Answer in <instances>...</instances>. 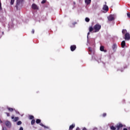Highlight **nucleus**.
Here are the masks:
<instances>
[{
  "label": "nucleus",
  "mask_w": 130,
  "mask_h": 130,
  "mask_svg": "<svg viewBox=\"0 0 130 130\" xmlns=\"http://www.w3.org/2000/svg\"><path fill=\"white\" fill-rule=\"evenodd\" d=\"M100 29H101V25L96 24L93 26V32H94V33L99 32V31H100Z\"/></svg>",
  "instance_id": "nucleus-1"
},
{
  "label": "nucleus",
  "mask_w": 130,
  "mask_h": 130,
  "mask_svg": "<svg viewBox=\"0 0 130 130\" xmlns=\"http://www.w3.org/2000/svg\"><path fill=\"white\" fill-rule=\"evenodd\" d=\"M23 2H24V0H17L16 5L15 6L16 9H18L19 6H20V4H22V3H23Z\"/></svg>",
  "instance_id": "nucleus-2"
},
{
  "label": "nucleus",
  "mask_w": 130,
  "mask_h": 130,
  "mask_svg": "<svg viewBox=\"0 0 130 130\" xmlns=\"http://www.w3.org/2000/svg\"><path fill=\"white\" fill-rule=\"evenodd\" d=\"M123 127V125H122V124L121 123H119L117 124L116 126V127L117 128V130L120 129V128H121V127Z\"/></svg>",
  "instance_id": "nucleus-3"
},
{
  "label": "nucleus",
  "mask_w": 130,
  "mask_h": 130,
  "mask_svg": "<svg viewBox=\"0 0 130 130\" xmlns=\"http://www.w3.org/2000/svg\"><path fill=\"white\" fill-rule=\"evenodd\" d=\"M31 9H32V10H39V8L36 4H32L31 6Z\"/></svg>",
  "instance_id": "nucleus-4"
},
{
  "label": "nucleus",
  "mask_w": 130,
  "mask_h": 130,
  "mask_svg": "<svg viewBox=\"0 0 130 130\" xmlns=\"http://www.w3.org/2000/svg\"><path fill=\"white\" fill-rule=\"evenodd\" d=\"M70 49L71 51H75V50L77 49V46H76V45H71L70 47Z\"/></svg>",
  "instance_id": "nucleus-5"
},
{
  "label": "nucleus",
  "mask_w": 130,
  "mask_h": 130,
  "mask_svg": "<svg viewBox=\"0 0 130 130\" xmlns=\"http://www.w3.org/2000/svg\"><path fill=\"white\" fill-rule=\"evenodd\" d=\"M5 123L7 127H11V126H12V123H11V122L9 121H6Z\"/></svg>",
  "instance_id": "nucleus-6"
},
{
  "label": "nucleus",
  "mask_w": 130,
  "mask_h": 130,
  "mask_svg": "<svg viewBox=\"0 0 130 130\" xmlns=\"http://www.w3.org/2000/svg\"><path fill=\"white\" fill-rule=\"evenodd\" d=\"M108 21H114V16L113 15H110L109 17H108Z\"/></svg>",
  "instance_id": "nucleus-7"
},
{
  "label": "nucleus",
  "mask_w": 130,
  "mask_h": 130,
  "mask_svg": "<svg viewBox=\"0 0 130 130\" xmlns=\"http://www.w3.org/2000/svg\"><path fill=\"white\" fill-rule=\"evenodd\" d=\"M125 40H129L130 39V36H129V34L126 32L125 35Z\"/></svg>",
  "instance_id": "nucleus-8"
},
{
  "label": "nucleus",
  "mask_w": 130,
  "mask_h": 130,
  "mask_svg": "<svg viewBox=\"0 0 130 130\" xmlns=\"http://www.w3.org/2000/svg\"><path fill=\"white\" fill-rule=\"evenodd\" d=\"M103 10H104V11H106V12H108V6H107V5H104Z\"/></svg>",
  "instance_id": "nucleus-9"
},
{
  "label": "nucleus",
  "mask_w": 130,
  "mask_h": 130,
  "mask_svg": "<svg viewBox=\"0 0 130 130\" xmlns=\"http://www.w3.org/2000/svg\"><path fill=\"white\" fill-rule=\"evenodd\" d=\"M121 46L122 48H124V46H125V41H122L121 43Z\"/></svg>",
  "instance_id": "nucleus-10"
},
{
  "label": "nucleus",
  "mask_w": 130,
  "mask_h": 130,
  "mask_svg": "<svg viewBox=\"0 0 130 130\" xmlns=\"http://www.w3.org/2000/svg\"><path fill=\"white\" fill-rule=\"evenodd\" d=\"M100 50L101 51H104V52H106L107 51L106 50H104V46H101L100 47Z\"/></svg>",
  "instance_id": "nucleus-11"
},
{
  "label": "nucleus",
  "mask_w": 130,
  "mask_h": 130,
  "mask_svg": "<svg viewBox=\"0 0 130 130\" xmlns=\"http://www.w3.org/2000/svg\"><path fill=\"white\" fill-rule=\"evenodd\" d=\"M91 0H85V3L86 4V5H87V6L88 5H90V4H91Z\"/></svg>",
  "instance_id": "nucleus-12"
},
{
  "label": "nucleus",
  "mask_w": 130,
  "mask_h": 130,
  "mask_svg": "<svg viewBox=\"0 0 130 130\" xmlns=\"http://www.w3.org/2000/svg\"><path fill=\"white\" fill-rule=\"evenodd\" d=\"M75 124H73L72 125H71L69 127V130H73V128H74V127H75Z\"/></svg>",
  "instance_id": "nucleus-13"
},
{
  "label": "nucleus",
  "mask_w": 130,
  "mask_h": 130,
  "mask_svg": "<svg viewBox=\"0 0 130 130\" xmlns=\"http://www.w3.org/2000/svg\"><path fill=\"white\" fill-rule=\"evenodd\" d=\"M117 47V46L116 45V44H114L112 46L113 50H115V49H116Z\"/></svg>",
  "instance_id": "nucleus-14"
},
{
  "label": "nucleus",
  "mask_w": 130,
  "mask_h": 130,
  "mask_svg": "<svg viewBox=\"0 0 130 130\" xmlns=\"http://www.w3.org/2000/svg\"><path fill=\"white\" fill-rule=\"evenodd\" d=\"M93 30H94V27H93L92 26H90L89 28V32H92V31H93Z\"/></svg>",
  "instance_id": "nucleus-15"
},
{
  "label": "nucleus",
  "mask_w": 130,
  "mask_h": 130,
  "mask_svg": "<svg viewBox=\"0 0 130 130\" xmlns=\"http://www.w3.org/2000/svg\"><path fill=\"white\" fill-rule=\"evenodd\" d=\"M88 51H89V54H91V53H92V48L89 47Z\"/></svg>",
  "instance_id": "nucleus-16"
},
{
  "label": "nucleus",
  "mask_w": 130,
  "mask_h": 130,
  "mask_svg": "<svg viewBox=\"0 0 130 130\" xmlns=\"http://www.w3.org/2000/svg\"><path fill=\"white\" fill-rule=\"evenodd\" d=\"M110 129L111 130H115V129H116V127H114V126L112 125V126H110Z\"/></svg>",
  "instance_id": "nucleus-17"
},
{
  "label": "nucleus",
  "mask_w": 130,
  "mask_h": 130,
  "mask_svg": "<svg viewBox=\"0 0 130 130\" xmlns=\"http://www.w3.org/2000/svg\"><path fill=\"white\" fill-rule=\"evenodd\" d=\"M8 109L9 111H10L11 112H13V111H14V109L12 108H8Z\"/></svg>",
  "instance_id": "nucleus-18"
},
{
  "label": "nucleus",
  "mask_w": 130,
  "mask_h": 130,
  "mask_svg": "<svg viewBox=\"0 0 130 130\" xmlns=\"http://www.w3.org/2000/svg\"><path fill=\"white\" fill-rule=\"evenodd\" d=\"M36 123H40V122H41V120L39 119H37L36 120Z\"/></svg>",
  "instance_id": "nucleus-19"
},
{
  "label": "nucleus",
  "mask_w": 130,
  "mask_h": 130,
  "mask_svg": "<svg viewBox=\"0 0 130 130\" xmlns=\"http://www.w3.org/2000/svg\"><path fill=\"white\" fill-rule=\"evenodd\" d=\"M127 31L126 30V29H123L122 30V34H125V33H127Z\"/></svg>",
  "instance_id": "nucleus-20"
},
{
  "label": "nucleus",
  "mask_w": 130,
  "mask_h": 130,
  "mask_svg": "<svg viewBox=\"0 0 130 130\" xmlns=\"http://www.w3.org/2000/svg\"><path fill=\"white\" fill-rule=\"evenodd\" d=\"M17 125H21L22 124V121H18L17 123Z\"/></svg>",
  "instance_id": "nucleus-21"
},
{
  "label": "nucleus",
  "mask_w": 130,
  "mask_h": 130,
  "mask_svg": "<svg viewBox=\"0 0 130 130\" xmlns=\"http://www.w3.org/2000/svg\"><path fill=\"white\" fill-rule=\"evenodd\" d=\"M19 120V117H15L14 118V121H18Z\"/></svg>",
  "instance_id": "nucleus-22"
},
{
  "label": "nucleus",
  "mask_w": 130,
  "mask_h": 130,
  "mask_svg": "<svg viewBox=\"0 0 130 130\" xmlns=\"http://www.w3.org/2000/svg\"><path fill=\"white\" fill-rule=\"evenodd\" d=\"M34 123H35V119H32L31 121V124L32 125H33V124H34Z\"/></svg>",
  "instance_id": "nucleus-23"
},
{
  "label": "nucleus",
  "mask_w": 130,
  "mask_h": 130,
  "mask_svg": "<svg viewBox=\"0 0 130 130\" xmlns=\"http://www.w3.org/2000/svg\"><path fill=\"white\" fill-rule=\"evenodd\" d=\"M85 21L86 22H90V18H88V17H86L85 18Z\"/></svg>",
  "instance_id": "nucleus-24"
},
{
  "label": "nucleus",
  "mask_w": 130,
  "mask_h": 130,
  "mask_svg": "<svg viewBox=\"0 0 130 130\" xmlns=\"http://www.w3.org/2000/svg\"><path fill=\"white\" fill-rule=\"evenodd\" d=\"M14 3H15V0H11L10 4L11 5H14Z\"/></svg>",
  "instance_id": "nucleus-25"
},
{
  "label": "nucleus",
  "mask_w": 130,
  "mask_h": 130,
  "mask_svg": "<svg viewBox=\"0 0 130 130\" xmlns=\"http://www.w3.org/2000/svg\"><path fill=\"white\" fill-rule=\"evenodd\" d=\"M34 118V116L30 115V116H29V119H33Z\"/></svg>",
  "instance_id": "nucleus-26"
},
{
  "label": "nucleus",
  "mask_w": 130,
  "mask_h": 130,
  "mask_svg": "<svg viewBox=\"0 0 130 130\" xmlns=\"http://www.w3.org/2000/svg\"><path fill=\"white\" fill-rule=\"evenodd\" d=\"M46 3V0H43L41 2V4H45Z\"/></svg>",
  "instance_id": "nucleus-27"
},
{
  "label": "nucleus",
  "mask_w": 130,
  "mask_h": 130,
  "mask_svg": "<svg viewBox=\"0 0 130 130\" xmlns=\"http://www.w3.org/2000/svg\"><path fill=\"white\" fill-rule=\"evenodd\" d=\"M106 115H107L106 113H104L103 114V117H105V116H106Z\"/></svg>",
  "instance_id": "nucleus-28"
},
{
  "label": "nucleus",
  "mask_w": 130,
  "mask_h": 130,
  "mask_svg": "<svg viewBox=\"0 0 130 130\" xmlns=\"http://www.w3.org/2000/svg\"><path fill=\"white\" fill-rule=\"evenodd\" d=\"M40 125H41V126H43V127H45V126H44V125L43 124H42V123H40Z\"/></svg>",
  "instance_id": "nucleus-29"
},
{
  "label": "nucleus",
  "mask_w": 130,
  "mask_h": 130,
  "mask_svg": "<svg viewBox=\"0 0 130 130\" xmlns=\"http://www.w3.org/2000/svg\"><path fill=\"white\" fill-rule=\"evenodd\" d=\"M31 33L32 34H34V33H35V30L34 29H32L31 31Z\"/></svg>",
  "instance_id": "nucleus-30"
},
{
  "label": "nucleus",
  "mask_w": 130,
  "mask_h": 130,
  "mask_svg": "<svg viewBox=\"0 0 130 130\" xmlns=\"http://www.w3.org/2000/svg\"><path fill=\"white\" fill-rule=\"evenodd\" d=\"M127 16L128 18H130V13H127Z\"/></svg>",
  "instance_id": "nucleus-31"
},
{
  "label": "nucleus",
  "mask_w": 130,
  "mask_h": 130,
  "mask_svg": "<svg viewBox=\"0 0 130 130\" xmlns=\"http://www.w3.org/2000/svg\"><path fill=\"white\" fill-rule=\"evenodd\" d=\"M5 113H6V114H7V116H10V113H7V112H6Z\"/></svg>",
  "instance_id": "nucleus-32"
},
{
  "label": "nucleus",
  "mask_w": 130,
  "mask_h": 130,
  "mask_svg": "<svg viewBox=\"0 0 130 130\" xmlns=\"http://www.w3.org/2000/svg\"><path fill=\"white\" fill-rule=\"evenodd\" d=\"M2 10V3H0V11Z\"/></svg>",
  "instance_id": "nucleus-33"
},
{
  "label": "nucleus",
  "mask_w": 130,
  "mask_h": 130,
  "mask_svg": "<svg viewBox=\"0 0 130 130\" xmlns=\"http://www.w3.org/2000/svg\"><path fill=\"white\" fill-rule=\"evenodd\" d=\"M122 101V103H125V100H123Z\"/></svg>",
  "instance_id": "nucleus-34"
},
{
  "label": "nucleus",
  "mask_w": 130,
  "mask_h": 130,
  "mask_svg": "<svg viewBox=\"0 0 130 130\" xmlns=\"http://www.w3.org/2000/svg\"><path fill=\"white\" fill-rule=\"evenodd\" d=\"M89 35H90V32H88L87 34V38L89 37Z\"/></svg>",
  "instance_id": "nucleus-35"
},
{
  "label": "nucleus",
  "mask_w": 130,
  "mask_h": 130,
  "mask_svg": "<svg viewBox=\"0 0 130 130\" xmlns=\"http://www.w3.org/2000/svg\"><path fill=\"white\" fill-rule=\"evenodd\" d=\"M19 130H23V127H20L19 128Z\"/></svg>",
  "instance_id": "nucleus-36"
},
{
  "label": "nucleus",
  "mask_w": 130,
  "mask_h": 130,
  "mask_svg": "<svg viewBox=\"0 0 130 130\" xmlns=\"http://www.w3.org/2000/svg\"><path fill=\"white\" fill-rule=\"evenodd\" d=\"M11 118H12V119H14V118H15V117H14V116H12L11 117Z\"/></svg>",
  "instance_id": "nucleus-37"
},
{
  "label": "nucleus",
  "mask_w": 130,
  "mask_h": 130,
  "mask_svg": "<svg viewBox=\"0 0 130 130\" xmlns=\"http://www.w3.org/2000/svg\"><path fill=\"white\" fill-rule=\"evenodd\" d=\"M82 130H87V128L86 127H84Z\"/></svg>",
  "instance_id": "nucleus-38"
},
{
  "label": "nucleus",
  "mask_w": 130,
  "mask_h": 130,
  "mask_svg": "<svg viewBox=\"0 0 130 130\" xmlns=\"http://www.w3.org/2000/svg\"><path fill=\"white\" fill-rule=\"evenodd\" d=\"M3 130H7L6 128H3Z\"/></svg>",
  "instance_id": "nucleus-39"
},
{
  "label": "nucleus",
  "mask_w": 130,
  "mask_h": 130,
  "mask_svg": "<svg viewBox=\"0 0 130 130\" xmlns=\"http://www.w3.org/2000/svg\"><path fill=\"white\" fill-rule=\"evenodd\" d=\"M76 130H80V128L77 127Z\"/></svg>",
  "instance_id": "nucleus-40"
},
{
  "label": "nucleus",
  "mask_w": 130,
  "mask_h": 130,
  "mask_svg": "<svg viewBox=\"0 0 130 130\" xmlns=\"http://www.w3.org/2000/svg\"><path fill=\"white\" fill-rule=\"evenodd\" d=\"M76 24H77V22H74V23H73V25H76Z\"/></svg>",
  "instance_id": "nucleus-41"
},
{
  "label": "nucleus",
  "mask_w": 130,
  "mask_h": 130,
  "mask_svg": "<svg viewBox=\"0 0 130 130\" xmlns=\"http://www.w3.org/2000/svg\"><path fill=\"white\" fill-rule=\"evenodd\" d=\"M123 130H127V128H124Z\"/></svg>",
  "instance_id": "nucleus-42"
},
{
  "label": "nucleus",
  "mask_w": 130,
  "mask_h": 130,
  "mask_svg": "<svg viewBox=\"0 0 130 130\" xmlns=\"http://www.w3.org/2000/svg\"><path fill=\"white\" fill-rule=\"evenodd\" d=\"M73 4H74V5H76V2H74Z\"/></svg>",
  "instance_id": "nucleus-43"
},
{
  "label": "nucleus",
  "mask_w": 130,
  "mask_h": 130,
  "mask_svg": "<svg viewBox=\"0 0 130 130\" xmlns=\"http://www.w3.org/2000/svg\"><path fill=\"white\" fill-rule=\"evenodd\" d=\"M2 35H4V31L2 32Z\"/></svg>",
  "instance_id": "nucleus-44"
},
{
  "label": "nucleus",
  "mask_w": 130,
  "mask_h": 130,
  "mask_svg": "<svg viewBox=\"0 0 130 130\" xmlns=\"http://www.w3.org/2000/svg\"><path fill=\"white\" fill-rule=\"evenodd\" d=\"M0 122H2V120H1V119H0Z\"/></svg>",
  "instance_id": "nucleus-45"
},
{
  "label": "nucleus",
  "mask_w": 130,
  "mask_h": 130,
  "mask_svg": "<svg viewBox=\"0 0 130 130\" xmlns=\"http://www.w3.org/2000/svg\"><path fill=\"white\" fill-rule=\"evenodd\" d=\"M128 129H129H129H130V127L128 128Z\"/></svg>",
  "instance_id": "nucleus-46"
},
{
  "label": "nucleus",
  "mask_w": 130,
  "mask_h": 130,
  "mask_svg": "<svg viewBox=\"0 0 130 130\" xmlns=\"http://www.w3.org/2000/svg\"><path fill=\"white\" fill-rule=\"evenodd\" d=\"M0 38H2V36H0Z\"/></svg>",
  "instance_id": "nucleus-47"
}]
</instances>
